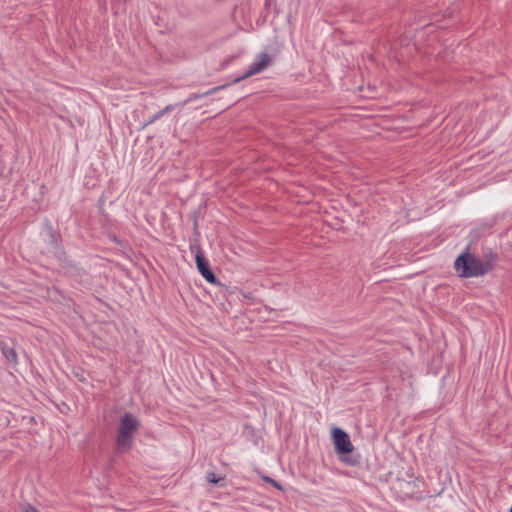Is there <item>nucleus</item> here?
Returning a JSON list of instances; mask_svg holds the SVG:
<instances>
[{"mask_svg":"<svg viewBox=\"0 0 512 512\" xmlns=\"http://www.w3.org/2000/svg\"><path fill=\"white\" fill-rule=\"evenodd\" d=\"M173 108H174L173 105H167L164 109L160 110L161 114L164 116V115L168 114L169 112H171L173 110Z\"/></svg>","mask_w":512,"mask_h":512,"instance_id":"9b49d317","label":"nucleus"},{"mask_svg":"<svg viewBox=\"0 0 512 512\" xmlns=\"http://www.w3.org/2000/svg\"><path fill=\"white\" fill-rule=\"evenodd\" d=\"M494 266V261L483 260L468 252L461 254L455 261V268L464 278L479 277L489 273Z\"/></svg>","mask_w":512,"mask_h":512,"instance_id":"f257e3e1","label":"nucleus"},{"mask_svg":"<svg viewBox=\"0 0 512 512\" xmlns=\"http://www.w3.org/2000/svg\"><path fill=\"white\" fill-rule=\"evenodd\" d=\"M224 87H225V85L217 86V87H214V88H212V89H210V90H208V91H206V92H204V93H202V94H197V93L192 94V95H190V96H189V97L184 101V103L186 104V103L192 102V101H194V100H197V99H199V98H201V97H203V96L211 95V94H213L214 92H216V91H218V90H220V89H222V88H224Z\"/></svg>","mask_w":512,"mask_h":512,"instance_id":"0eeeda50","label":"nucleus"},{"mask_svg":"<svg viewBox=\"0 0 512 512\" xmlns=\"http://www.w3.org/2000/svg\"><path fill=\"white\" fill-rule=\"evenodd\" d=\"M140 426L137 417L125 413L121 418L117 432V444L120 448H130L132 438Z\"/></svg>","mask_w":512,"mask_h":512,"instance_id":"f03ea898","label":"nucleus"},{"mask_svg":"<svg viewBox=\"0 0 512 512\" xmlns=\"http://www.w3.org/2000/svg\"><path fill=\"white\" fill-rule=\"evenodd\" d=\"M161 117H163V115L161 114V111L155 113L146 123V125H149V124H152L154 123L155 121H157L158 119H160Z\"/></svg>","mask_w":512,"mask_h":512,"instance_id":"9d476101","label":"nucleus"},{"mask_svg":"<svg viewBox=\"0 0 512 512\" xmlns=\"http://www.w3.org/2000/svg\"><path fill=\"white\" fill-rule=\"evenodd\" d=\"M207 479H208L209 482L215 483V484L218 483L219 480H220L219 478H216L215 474H213V473L209 474Z\"/></svg>","mask_w":512,"mask_h":512,"instance_id":"f8f14e48","label":"nucleus"},{"mask_svg":"<svg viewBox=\"0 0 512 512\" xmlns=\"http://www.w3.org/2000/svg\"><path fill=\"white\" fill-rule=\"evenodd\" d=\"M510 512H512V506H511Z\"/></svg>","mask_w":512,"mask_h":512,"instance_id":"4468645a","label":"nucleus"},{"mask_svg":"<svg viewBox=\"0 0 512 512\" xmlns=\"http://www.w3.org/2000/svg\"><path fill=\"white\" fill-rule=\"evenodd\" d=\"M333 440L337 453H350L353 450L349 435L341 428L333 429Z\"/></svg>","mask_w":512,"mask_h":512,"instance_id":"39448f33","label":"nucleus"},{"mask_svg":"<svg viewBox=\"0 0 512 512\" xmlns=\"http://www.w3.org/2000/svg\"><path fill=\"white\" fill-rule=\"evenodd\" d=\"M23 512H39L35 507L28 505Z\"/></svg>","mask_w":512,"mask_h":512,"instance_id":"ddd939ff","label":"nucleus"},{"mask_svg":"<svg viewBox=\"0 0 512 512\" xmlns=\"http://www.w3.org/2000/svg\"><path fill=\"white\" fill-rule=\"evenodd\" d=\"M263 480L266 482V483H269L271 484L272 486H274L276 489L278 490H283V487L282 485L277 482L276 480H274L273 478L269 477V476H264L263 477Z\"/></svg>","mask_w":512,"mask_h":512,"instance_id":"1a4fd4ad","label":"nucleus"},{"mask_svg":"<svg viewBox=\"0 0 512 512\" xmlns=\"http://www.w3.org/2000/svg\"><path fill=\"white\" fill-rule=\"evenodd\" d=\"M3 354L9 362L15 363L17 361V354L13 348H3Z\"/></svg>","mask_w":512,"mask_h":512,"instance_id":"6e6552de","label":"nucleus"},{"mask_svg":"<svg viewBox=\"0 0 512 512\" xmlns=\"http://www.w3.org/2000/svg\"><path fill=\"white\" fill-rule=\"evenodd\" d=\"M283 44L278 39L271 40L264 48V50L258 54L257 59L253 64H270L275 61L281 54Z\"/></svg>","mask_w":512,"mask_h":512,"instance_id":"7ed1b4c3","label":"nucleus"},{"mask_svg":"<svg viewBox=\"0 0 512 512\" xmlns=\"http://www.w3.org/2000/svg\"><path fill=\"white\" fill-rule=\"evenodd\" d=\"M190 250L195 253V261L197 268L202 275V277L209 283L214 284L216 282V277L213 272L209 268V263L204 257L201 247L198 244L191 245Z\"/></svg>","mask_w":512,"mask_h":512,"instance_id":"20e7f679","label":"nucleus"},{"mask_svg":"<svg viewBox=\"0 0 512 512\" xmlns=\"http://www.w3.org/2000/svg\"><path fill=\"white\" fill-rule=\"evenodd\" d=\"M266 66H253L252 68H250L248 71H246L245 73H243L242 75H239L237 77H235L231 83H237L247 77H250L252 75H255V74H258L260 73Z\"/></svg>","mask_w":512,"mask_h":512,"instance_id":"423d86ee","label":"nucleus"}]
</instances>
